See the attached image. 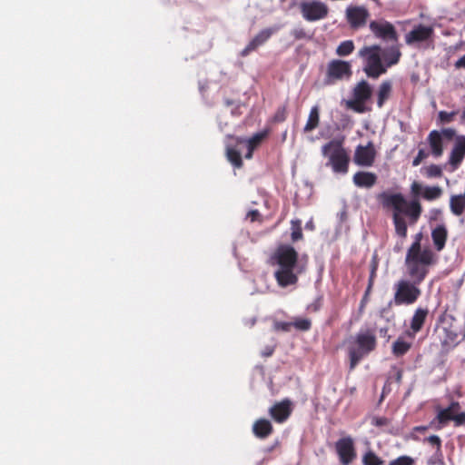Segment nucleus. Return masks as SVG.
Wrapping results in <instances>:
<instances>
[{
  "mask_svg": "<svg viewBox=\"0 0 465 465\" xmlns=\"http://www.w3.org/2000/svg\"><path fill=\"white\" fill-rule=\"evenodd\" d=\"M377 200L384 209L392 211L395 232L400 237L405 238L407 235V223L403 215L408 216L411 224H414L421 213V206L419 201L408 202L403 194L390 192L379 193Z\"/></svg>",
  "mask_w": 465,
  "mask_h": 465,
  "instance_id": "obj_1",
  "label": "nucleus"
},
{
  "mask_svg": "<svg viewBox=\"0 0 465 465\" xmlns=\"http://www.w3.org/2000/svg\"><path fill=\"white\" fill-rule=\"evenodd\" d=\"M405 266L409 278H401L393 284V303L397 306L411 305L419 300L422 293L420 285L429 273V268L419 266L411 259Z\"/></svg>",
  "mask_w": 465,
  "mask_h": 465,
  "instance_id": "obj_2",
  "label": "nucleus"
},
{
  "mask_svg": "<svg viewBox=\"0 0 465 465\" xmlns=\"http://www.w3.org/2000/svg\"><path fill=\"white\" fill-rule=\"evenodd\" d=\"M272 259L278 266L274 272L278 284L281 287L295 284L298 275L303 272L304 268L299 264L298 253L294 248L290 245H281Z\"/></svg>",
  "mask_w": 465,
  "mask_h": 465,
  "instance_id": "obj_3",
  "label": "nucleus"
},
{
  "mask_svg": "<svg viewBox=\"0 0 465 465\" xmlns=\"http://www.w3.org/2000/svg\"><path fill=\"white\" fill-rule=\"evenodd\" d=\"M375 347V331L371 329H361L353 338H351L348 347L351 368H354L362 357L372 351Z\"/></svg>",
  "mask_w": 465,
  "mask_h": 465,
  "instance_id": "obj_4",
  "label": "nucleus"
},
{
  "mask_svg": "<svg viewBox=\"0 0 465 465\" xmlns=\"http://www.w3.org/2000/svg\"><path fill=\"white\" fill-rule=\"evenodd\" d=\"M265 134L257 133L250 139L228 136L229 139L234 140L235 144L227 143L226 144V155L228 160L237 168L242 165V152L243 148L247 149L245 158L251 159L254 148L262 142L264 138Z\"/></svg>",
  "mask_w": 465,
  "mask_h": 465,
  "instance_id": "obj_5",
  "label": "nucleus"
},
{
  "mask_svg": "<svg viewBox=\"0 0 465 465\" xmlns=\"http://www.w3.org/2000/svg\"><path fill=\"white\" fill-rule=\"evenodd\" d=\"M358 55L363 59V72L370 78L377 79L386 73L381 58V47L378 45L362 47Z\"/></svg>",
  "mask_w": 465,
  "mask_h": 465,
  "instance_id": "obj_6",
  "label": "nucleus"
},
{
  "mask_svg": "<svg viewBox=\"0 0 465 465\" xmlns=\"http://www.w3.org/2000/svg\"><path fill=\"white\" fill-rule=\"evenodd\" d=\"M322 153L329 158V163L333 172L340 173L348 172L350 158L341 141L334 139L327 143L322 147Z\"/></svg>",
  "mask_w": 465,
  "mask_h": 465,
  "instance_id": "obj_7",
  "label": "nucleus"
},
{
  "mask_svg": "<svg viewBox=\"0 0 465 465\" xmlns=\"http://www.w3.org/2000/svg\"><path fill=\"white\" fill-rule=\"evenodd\" d=\"M372 88L371 84L367 81L361 80L354 86L352 99L347 101L346 105L356 113H365L367 111L365 104L370 100Z\"/></svg>",
  "mask_w": 465,
  "mask_h": 465,
  "instance_id": "obj_8",
  "label": "nucleus"
},
{
  "mask_svg": "<svg viewBox=\"0 0 465 465\" xmlns=\"http://www.w3.org/2000/svg\"><path fill=\"white\" fill-rule=\"evenodd\" d=\"M352 74L351 64L348 61L334 59L327 65L324 85H332L338 81L349 79Z\"/></svg>",
  "mask_w": 465,
  "mask_h": 465,
  "instance_id": "obj_9",
  "label": "nucleus"
},
{
  "mask_svg": "<svg viewBox=\"0 0 465 465\" xmlns=\"http://www.w3.org/2000/svg\"><path fill=\"white\" fill-rule=\"evenodd\" d=\"M421 234L418 233L415 237L414 242L410 246L405 257V264L408 259L416 261L419 266L429 268L435 263V255L433 252L428 248L421 249L420 246Z\"/></svg>",
  "mask_w": 465,
  "mask_h": 465,
  "instance_id": "obj_10",
  "label": "nucleus"
},
{
  "mask_svg": "<svg viewBox=\"0 0 465 465\" xmlns=\"http://www.w3.org/2000/svg\"><path fill=\"white\" fill-rule=\"evenodd\" d=\"M370 12L364 5H350L345 9V19L352 30H359L367 25Z\"/></svg>",
  "mask_w": 465,
  "mask_h": 465,
  "instance_id": "obj_11",
  "label": "nucleus"
},
{
  "mask_svg": "<svg viewBox=\"0 0 465 465\" xmlns=\"http://www.w3.org/2000/svg\"><path fill=\"white\" fill-rule=\"evenodd\" d=\"M302 17L309 22L318 21L327 17L329 7L320 1H304L300 4Z\"/></svg>",
  "mask_w": 465,
  "mask_h": 465,
  "instance_id": "obj_12",
  "label": "nucleus"
},
{
  "mask_svg": "<svg viewBox=\"0 0 465 465\" xmlns=\"http://www.w3.org/2000/svg\"><path fill=\"white\" fill-rule=\"evenodd\" d=\"M336 452L342 465L351 464L356 458V450L351 437L340 439L335 444Z\"/></svg>",
  "mask_w": 465,
  "mask_h": 465,
  "instance_id": "obj_13",
  "label": "nucleus"
},
{
  "mask_svg": "<svg viewBox=\"0 0 465 465\" xmlns=\"http://www.w3.org/2000/svg\"><path fill=\"white\" fill-rule=\"evenodd\" d=\"M376 154L372 142H369L366 145H358L355 148L353 161L357 165L369 167L375 162Z\"/></svg>",
  "mask_w": 465,
  "mask_h": 465,
  "instance_id": "obj_14",
  "label": "nucleus"
},
{
  "mask_svg": "<svg viewBox=\"0 0 465 465\" xmlns=\"http://www.w3.org/2000/svg\"><path fill=\"white\" fill-rule=\"evenodd\" d=\"M372 34L384 40H397V33L392 24L385 20H373L369 24Z\"/></svg>",
  "mask_w": 465,
  "mask_h": 465,
  "instance_id": "obj_15",
  "label": "nucleus"
},
{
  "mask_svg": "<svg viewBox=\"0 0 465 465\" xmlns=\"http://www.w3.org/2000/svg\"><path fill=\"white\" fill-rule=\"evenodd\" d=\"M432 35L433 28L431 26L419 25L414 26L412 30L406 34L405 42L407 45H411L416 43H421L430 39Z\"/></svg>",
  "mask_w": 465,
  "mask_h": 465,
  "instance_id": "obj_16",
  "label": "nucleus"
},
{
  "mask_svg": "<svg viewBox=\"0 0 465 465\" xmlns=\"http://www.w3.org/2000/svg\"><path fill=\"white\" fill-rule=\"evenodd\" d=\"M277 31L273 28H265L260 31L241 52L242 56L248 55L251 52L256 50L259 46L266 43L269 38Z\"/></svg>",
  "mask_w": 465,
  "mask_h": 465,
  "instance_id": "obj_17",
  "label": "nucleus"
},
{
  "mask_svg": "<svg viewBox=\"0 0 465 465\" xmlns=\"http://www.w3.org/2000/svg\"><path fill=\"white\" fill-rule=\"evenodd\" d=\"M465 157V136L459 135L456 137L454 146L451 150L449 163L452 166V169L455 170L462 162Z\"/></svg>",
  "mask_w": 465,
  "mask_h": 465,
  "instance_id": "obj_18",
  "label": "nucleus"
},
{
  "mask_svg": "<svg viewBox=\"0 0 465 465\" xmlns=\"http://www.w3.org/2000/svg\"><path fill=\"white\" fill-rule=\"evenodd\" d=\"M429 314V310L426 308H417L411 320V331L407 332L408 336L413 339L417 332H419Z\"/></svg>",
  "mask_w": 465,
  "mask_h": 465,
  "instance_id": "obj_19",
  "label": "nucleus"
},
{
  "mask_svg": "<svg viewBox=\"0 0 465 465\" xmlns=\"http://www.w3.org/2000/svg\"><path fill=\"white\" fill-rule=\"evenodd\" d=\"M291 407L289 401H282L276 403L270 409L272 418L277 422H283L291 414Z\"/></svg>",
  "mask_w": 465,
  "mask_h": 465,
  "instance_id": "obj_20",
  "label": "nucleus"
},
{
  "mask_svg": "<svg viewBox=\"0 0 465 465\" xmlns=\"http://www.w3.org/2000/svg\"><path fill=\"white\" fill-rule=\"evenodd\" d=\"M352 181L357 187L371 188L377 182V175L370 172H357Z\"/></svg>",
  "mask_w": 465,
  "mask_h": 465,
  "instance_id": "obj_21",
  "label": "nucleus"
},
{
  "mask_svg": "<svg viewBox=\"0 0 465 465\" xmlns=\"http://www.w3.org/2000/svg\"><path fill=\"white\" fill-rule=\"evenodd\" d=\"M401 55V53L396 46L381 48V58L386 69L396 64L399 62Z\"/></svg>",
  "mask_w": 465,
  "mask_h": 465,
  "instance_id": "obj_22",
  "label": "nucleus"
},
{
  "mask_svg": "<svg viewBox=\"0 0 465 465\" xmlns=\"http://www.w3.org/2000/svg\"><path fill=\"white\" fill-rule=\"evenodd\" d=\"M254 435L261 439L267 438L272 431V426L268 420L260 419L252 426Z\"/></svg>",
  "mask_w": 465,
  "mask_h": 465,
  "instance_id": "obj_23",
  "label": "nucleus"
},
{
  "mask_svg": "<svg viewBox=\"0 0 465 465\" xmlns=\"http://www.w3.org/2000/svg\"><path fill=\"white\" fill-rule=\"evenodd\" d=\"M428 141L431 148V153L435 157L441 156L443 153L442 139L440 134L434 130L431 131L428 136Z\"/></svg>",
  "mask_w": 465,
  "mask_h": 465,
  "instance_id": "obj_24",
  "label": "nucleus"
},
{
  "mask_svg": "<svg viewBox=\"0 0 465 465\" xmlns=\"http://www.w3.org/2000/svg\"><path fill=\"white\" fill-rule=\"evenodd\" d=\"M392 90V85L390 81H383L378 89L377 93V105L381 108L385 102L390 98Z\"/></svg>",
  "mask_w": 465,
  "mask_h": 465,
  "instance_id": "obj_25",
  "label": "nucleus"
},
{
  "mask_svg": "<svg viewBox=\"0 0 465 465\" xmlns=\"http://www.w3.org/2000/svg\"><path fill=\"white\" fill-rule=\"evenodd\" d=\"M320 123V109L318 105L312 107L306 124L303 127L305 133L311 132L318 127Z\"/></svg>",
  "mask_w": 465,
  "mask_h": 465,
  "instance_id": "obj_26",
  "label": "nucleus"
},
{
  "mask_svg": "<svg viewBox=\"0 0 465 465\" xmlns=\"http://www.w3.org/2000/svg\"><path fill=\"white\" fill-rule=\"evenodd\" d=\"M433 243L438 251H440L445 246L447 239V231L444 226H437L431 232Z\"/></svg>",
  "mask_w": 465,
  "mask_h": 465,
  "instance_id": "obj_27",
  "label": "nucleus"
},
{
  "mask_svg": "<svg viewBox=\"0 0 465 465\" xmlns=\"http://www.w3.org/2000/svg\"><path fill=\"white\" fill-rule=\"evenodd\" d=\"M411 347V342L399 337L392 344V353L399 357L404 355Z\"/></svg>",
  "mask_w": 465,
  "mask_h": 465,
  "instance_id": "obj_28",
  "label": "nucleus"
},
{
  "mask_svg": "<svg viewBox=\"0 0 465 465\" xmlns=\"http://www.w3.org/2000/svg\"><path fill=\"white\" fill-rule=\"evenodd\" d=\"M458 408V403H452L449 408L440 410L437 415L439 422L445 424L449 420H453L454 412H456Z\"/></svg>",
  "mask_w": 465,
  "mask_h": 465,
  "instance_id": "obj_29",
  "label": "nucleus"
},
{
  "mask_svg": "<svg viewBox=\"0 0 465 465\" xmlns=\"http://www.w3.org/2000/svg\"><path fill=\"white\" fill-rule=\"evenodd\" d=\"M355 45L352 40H345L341 42L336 48L338 56H347L354 51Z\"/></svg>",
  "mask_w": 465,
  "mask_h": 465,
  "instance_id": "obj_30",
  "label": "nucleus"
},
{
  "mask_svg": "<svg viewBox=\"0 0 465 465\" xmlns=\"http://www.w3.org/2000/svg\"><path fill=\"white\" fill-rule=\"evenodd\" d=\"M442 194V190L439 186H425L423 189L422 196L428 201H433L440 198Z\"/></svg>",
  "mask_w": 465,
  "mask_h": 465,
  "instance_id": "obj_31",
  "label": "nucleus"
},
{
  "mask_svg": "<svg viewBox=\"0 0 465 465\" xmlns=\"http://www.w3.org/2000/svg\"><path fill=\"white\" fill-rule=\"evenodd\" d=\"M363 465H383L384 460L377 456L372 450H368L362 456Z\"/></svg>",
  "mask_w": 465,
  "mask_h": 465,
  "instance_id": "obj_32",
  "label": "nucleus"
},
{
  "mask_svg": "<svg viewBox=\"0 0 465 465\" xmlns=\"http://www.w3.org/2000/svg\"><path fill=\"white\" fill-rule=\"evenodd\" d=\"M424 173L429 178L440 177L442 175L441 167L437 164H430L423 168Z\"/></svg>",
  "mask_w": 465,
  "mask_h": 465,
  "instance_id": "obj_33",
  "label": "nucleus"
},
{
  "mask_svg": "<svg viewBox=\"0 0 465 465\" xmlns=\"http://www.w3.org/2000/svg\"><path fill=\"white\" fill-rule=\"evenodd\" d=\"M292 323V326H294L297 330L300 331H308L312 326L311 321L306 318H297Z\"/></svg>",
  "mask_w": 465,
  "mask_h": 465,
  "instance_id": "obj_34",
  "label": "nucleus"
},
{
  "mask_svg": "<svg viewBox=\"0 0 465 465\" xmlns=\"http://www.w3.org/2000/svg\"><path fill=\"white\" fill-rule=\"evenodd\" d=\"M414 460L410 456H400L399 458L392 460L389 462V465H413Z\"/></svg>",
  "mask_w": 465,
  "mask_h": 465,
  "instance_id": "obj_35",
  "label": "nucleus"
},
{
  "mask_svg": "<svg viewBox=\"0 0 465 465\" xmlns=\"http://www.w3.org/2000/svg\"><path fill=\"white\" fill-rule=\"evenodd\" d=\"M292 241H298L302 239V232L301 228V222L300 221H292Z\"/></svg>",
  "mask_w": 465,
  "mask_h": 465,
  "instance_id": "obj_36",
  "label": "nucleus"
},
{
  "mask_svg": "<svg viewBox=\"0 0 465 465\" xmlns=\"http://www.w3.org/2000/svg\"><path fill=\"white\" fill-rule=\"evenodd\" d=\"M292 326V322H275L273 324V328L275 331H290Z\"/></svg>",
  "mask_w": 465,
  "mask_h": 465,
  "instance_id": "obj_37",
  "label": "nucleus"
},
{
  "mask_svg": "<svg viewBox=\"0 0 465 465\" xmlns=\"http://www.w3.org/2000/svg\"><path fill=\"white\" fill-rule=\"evenodd\" d=\"M455 114H456V112L448 113L445 111H440L439 113V118L442 123H450L453 120V117L455 116Z\"/></svg>",
  "mask_w": 465,
  "mask_h": 465,
  "instance_id": "obj_38",
  "label": "nucleus"
},
{
  "mask_svg": "<svg viewBox=\"0 0 465 465\" xmlns=\"http://www.w3.org/2000/svg\"><path fill=\"white\" fill-rule=\"evenodd\" d=\"M427 156L428 153L423 149H420L418 154L412 161V165L418 166Z\"/></svg>",
  "mask_w": 465,
  "mask_h": 465,
  "instance_id": "obj_39",
  "label": "nucleus"
},
{
  "mask_svg": "<svg viewBox=\"0 0 465 465\" xmlns=\"http://www.w3.org/2000/svg\"><path fill=\"white\" fill-rule=\"evenodd\" d=\"M426 440H427L430 444H431V445H433V446H436V447H437V450H440V449L441 440H440V437H439V436H437V435H431V436L428 437V438L426 439Z\"/></svg>",
  "mask_w": 465,
  "mask_h": 465,
  "instance_id": "obj_40",
  "label": "nucleus"
},
{
  "mask_svg": "<svg viewBox=\"0 0 465 465\" xmlns=\"http://www.w3.org/2000/svg\"><path fill=\"white\" fill-rule=\"evenodd\" d=\"M444 332L446 333L447 339L443 341V344H448L450 342L455 341L457 339V333L453 331H449L446 328L443 329Z\"/></svg>",
  "mask_w": 465,
  "mask_h": 465,
  "instance_id": "obj_41",
  "label": "nucleus"
},
{
  "mask_svg": "<svg viewBox=\"0 0 465 465\" xmlns=\"http://www.w3.org/2000/svg\"><path fill=\"white\" fill-rule=\"evenodd\" d=\"M424 187L418 182H413L411 186V193L417 196L420 192L423 193Z\"/></svg>",
  "mask_w": 465,
  "mask_h": 465,
  "instance_id": "obj_42",
  "label": "nucleus"
},
{
  "mask_svg": "<svg viewBox=\"0 0 465 465\" xmlns=\"http://www.w3.org/2000/svg\"><path fill=\"white\" fill-rule=\"evenodd\" d=\"M453 421L455 422L456 426H460L465 423V412H460L456 414L454 412Z\"/></svg>",
  "mask_w": 465,
  "mask_h": 465,
  "instance_id": "obj_43",
  "label": "nucleus"
},
{
  "mask_svg": "<svg viewBox=\"0 0 465 465\" xmlns=\"http://www.w3.org/2000/svg\"><path fill=\"white\" fill-rule=\"evenodd\" d=\"M292 35L295 39H302L306 37V32L302 28H295L292 30Z\"/></svg>",
  "mask_w": 465,
  "mask_h": 465,
  "instance_id": "obj_44",
  "label": "nucleus"
},
{
  "mask_svg": "<svg viewBox=\"0 0 465 465\" xmlns=\"http://www.w3.org/2000/svg\"><path fill=\"white\" fill-rule=\"evenodd\" d=\"M389 423L386 418H374L372 420V424L378 427L385 426Z\"/></svg>",
  "mask_w": 465,
  "mask_h": 465,
  "instance_id": "obj_45",
  "label": "nucleus"
},
{
  "mask_svg": "<svg viewBox=\"0 0 465 465\" xmlns=\"http://www.w3.org/2000/svg\"><path fill=\"white\" fill-rule=\"evenodd\" d=\"M259 215H260V213L257 210H252L247 213L246 218L250 219L252 222H253L258 219Z\"/></svg>",
  "mask_w": 465,
  "mask_h": 465,
  "instance_id": "obj_46",
  "label": "nucleus"
},
{
  "mask_svg": "<svg viewBox=\"0 0 465 465\" xmlns=\"http://www.w3.org/2000/svg\"><path fill=\"white\" fill-rule=\"evenodd\" d=\"M442 134H443L445 137H447V138H449V139H451L453 136H455L456 132H455V130H454V129H452V128H446V129H443V130H442Z\"/></svg>",
  "mask_w": 465,
  "mask_h": 465,
  "instance_id": "obj_47",
  "label": "nucleus"
},
{
  "mask_svg": "<svg viewBox=\"0 0 465 465\" xmlns=\"http://www.w3.org/2000/svg\"><path fill=\"white\" fill-rule=\"evenodd\" d=\"M455 67L465 68V54L456 61Z\"/></svg>",
  "mask_w": 465,
  "mask_h": 465,
  "instance_id": "obj_48",
  "label": "nucleus"
},
{
  "mask_svg": "<svg viewBox=\"0 0 465 465\" xmlns=\"http://www.w3.org/2000/svg\"><path fill=\"white\" fill-rule=\"evenodd\" d=\"M272 354V349H267L265 351L262 352V355L264 356H271Z\"/></svg>",
  "mask_w": 465,
  "mask_h": 465,
  "instance_id": "obj_49",
  "label": "nucleus"
},
{
  "mask_svg": "<svg viewBox=\"0 0 465 465\" xmlns=\"http://www.w3.org/2000/svg\"><path fill=\"white\" fill-rule=\"evenodd\" d=\"M380 333H381V335L385 336L387 334V329L386 328L381 329L380 330Z\"/></svg>",
  "mask_w": 465,
  "mask_h": 465,
  "instance_id": "obj_50",
  "label": "nucleus"
},
{
  "mask_svg": "<svg viewBox=\"0 0 465 465\" xmlns=\"http://www.w3.org/2000/svg\"><path fill=\"white\" fill-rule=\"evenodd\" d=\"M233 104H234V103H233L232 101H231V100H228V99H227V100H225V104H226L227 106L232 105Z\"/></svg>",
  "mask_w": 465,
  "mask_h": 465,
  "instance_id": "obj_51",
  "label": "nucleus"
},
{
  "mask_svg": "<svg viewBox=\"0 0 465 465\" xmlns=\"http://www.w3.org/2000/svg\"><path fill=\"white\" fill-rule=\"evenodd\" d=\"M396 380H397V381H401V371H398Z\"/></svg>",
  "mask_w": 465,
  "mask_h": 465,
  "instance_id": "obj_52",
  "label": "nucleus"
},
{
  "mask_svg": "<svg viewBox=\"0 0 465 465\" xmlns=\"http://www.w3.org/2000/svg\"><path fill=\"white\" fill-rule=\"evenodd\" d=\"M461 123L464 124L465 123V110L463 111L462 114H461Z\"/></svg>",
  "mask_w": 465,
  "mask_h": 465,
  "instance_id": "obj_53",
  "label": "nucleus"
},
{
  "mask_svg": "<svg viewBox=\"0 0 465 465\" xmlns=\"http://www.w3.org/2000/svg\"><path fill=\"white\" fill-rule=\"evenodd\" d=\"M426 430V428H425V427H417V428H416V430L423 431V430Z\"/></svg>",
  "mask_w": 465,
  "mask_h": 465,
  "instance_id": "obj_54",
  "label": "nucleus"
},
{
  "mask_svg": "<svg viewBox=\"0 0 465 465\" xmlns=\"http://www.w3.org/2000/svg\"><path fill=\"white\" fill-rule=\"evenodd\" d=\"M232 114L235 115V114H239L238 113H236V109L235 110H232Z\"/></svg>",
  "mask_w": 465,
  "mask_h": 465,
  "instance_id": "obj_55",
  "label": "nucleus"
},
{
  "mask_svg": "<svg viewBox=\"0 0 465 465\" xmlns=\"http://www.w3.org/2000/svg\"><path fill=\"white\" fill-rule=\"evenodd\" d=\"M282 120H284L283 114H282V117L279 118V121H282Z\"/></svg>",
  "mask_w": 465,
  "mask_h": 465,
  "instance_id": "obj_56",
  "label": "nucleus"
},
{
  "mask_svg": "<svg viewBox=\"0 0 465 465\" xmlns=\"http://www.w3.org/2000/svg\"><path fill=\"white\" fill-rule=\"evenodd\" d=\"M276 117H277V119L279 120V118H280V117H282V114H279V115H277Z\"/></svg>",
  "mask_w": 465,
  "mask_h": 465,
  "instance_id": "obj_57",
  "label": "nucleus"
}]
</instances>
